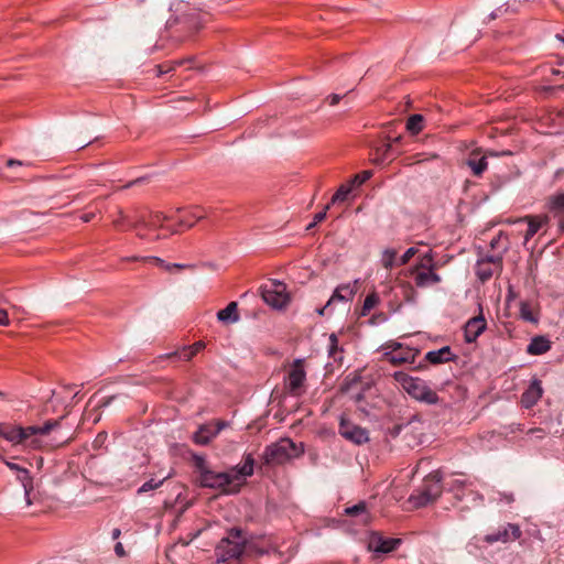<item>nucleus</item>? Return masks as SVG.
I'll return each instance as SVG.
<instances>
[{
    "label": "nucleus",
    "instance_id": "obj_1",
    "mask_svg": "<svg viewBox=\"0 0 564 564\" xmlns=\"http://www.w3.org/2000/svg\"><path fill=\"white\" fill-rule=\"evenodd\" d=\"M242 466H235L225 473H216L206 467L205 459L194 456L195 466L199 471V482L203 487L219 489L226 494H236L245 484L247 477L253 474L254 459L252 454H246Z\"/></svg>",
    "mask_w": 564,
    "mask_h": 564
},
{
    "label": "nucleus",
    "instance_id": "obj_2",
    "mask_svg": "<svg viewBox=\"0 0 564 564\" xmlns=\"http://www.w3.org/2000/svg\"><path fill=\"white\" fill-rule=\"evenodd\" d=\"M59 420H48L43 426L28 427L0 423V436L13 445L22 444L32 448H43L48 444L43 442L42 436L48 435L59 426Z\"/></svg>",
    "mask_w": 564,
    "mask_h": 564
},
{
    "label": "nucleus",
    "instance_id": "obj_3",
    "mask_svg": "<svg viewBox=\"0 0 564 564\" xmlns=\"http://www.w3.org/2000/svg\"><path fill=\"white\" fill-rule=\"evenodd\" d=\"M302 453L301 444L297 445L291 438H281L265 447L262 459L267 465H281L301 456Z\"/></svg>",
    "mask_w": 564,
    "mask_h": 564
},
{
    "label": "nucleus",
    "instance_id": "obj_4",
    "mask_svg": "<svg viewBox=\"0 0 564 564\" xmlns=\"http://www.w3.org/2000/svg\"><path fill=\"white\" fill-rule=\"evenodd\" d=\"M246 539L240 529H231L227 536L223 538L216 547V554L220 561L239 558L245 550Z\"/></svg>",
    "mask_w": 564,
    "mask_h": 564
},
{
    "label": "nucleus",
    "instance_id": "obj_5",
    "mask_svg": "<svg viewBox=\"0 0 564 564\" xmlns=\"http://www.w3.org/2000/svg\"><path fill=\"white\" fill-rule=\"evenodd\" d=\"M441 480L442 476L440 471L431 473L429 476L424 478L421 495L417 497L416 506H425L429 502L436 500L441 496Z\"/></svg>",
    "mask_w": 564,
    "mask_h": 564
},
{
    "label": "nucleus",
    "instance_id": "obj_6",
    "mask_svg": "<svg viewBox=\"0 0 564 564\" xmlns=\"http://www.w3.org/2000/svg\"><path fill=\"white\" fill-rule=\"evenodd\" d=\"M263 301L275 308L284 307L289 302V296L285 293V286L281 282H271L260 288Z\"/></svg>",
    "mask_w": 564,
    "mask_h": 564
},
{
    "label": "nucleus",
    "instance_id": "obj_7",
    "mask_svg": "<svg viewBox=\"0 0 564 564\" xmlns=\"http://www.w3.org/2000/svg\"><path fill=\"white\" fill-rule=\"evenodd\" d=\"M206 14L196 12L195 10H183L182 17L178 19V23H182L183 31L187 32L182 36V41H188L192 39L194 32H197L203 24L206 22Z\"/></svg>",
    "mask_w": 564,
    "mask_h": 564
},
{
    "label": "nucleus",
    "instance_id": "obj_8",
    "mask_svg": "<svg viewBox=\"0 0 564 564\" xmlns=\"http://www.w3.org/2000/svg\"><path fill=\"white\" fill-rule=\"evenodd\" d=\"M388 347L391 348V351L386 352L384 358L393 366L413 364L419 355V350L409 347L403 348L399 343H391Z\"/></svg>",
    "mask_w": 564,
    "mask_h": 564
},
{
    "label": "nucleus",
    "instance_id": "obj_9",
    "mask_svg": "<svg viewBox=\"0 0 564 564\" xmlns=\"http://www.w3.org/2000/svg\"><path fill=\"white\" fill-rule=\"evenodd\" d=\"M338 433L356 445H362L369 441V434L366 429L345 419L340 420Z\"/></svg>",
    "mask_w": 564,
    "mask_h": 564
},
{
    "label": "nucleus",
    "instance_id": "obj_10",
    "mask_svg": "<svg viewBox=\"0 0 564 564\" xmlns=\"http://www.w3.org/2000/svg\"><path fill=\"white\" fill-rule=\"evenodd\" d=\"M400 543V539H389L379 532H371L367 541V549L373 553L387 554L394 551Z\"/></svg>",
    "mask_w": 564,
    "mask_h": 564
},
{
    "label": "nucleus",
    "instance_id": "obj_11",
    "mask_svg": "<svg viewBox=\"0 0 564 564\" xmlns=\"http://www.w3.org/2000/svg\"><path fill=\"white\" fill-rule=\"evenodd\" d=\"M228 423L223 420L215 422H208L198 427L194 433L193 440L198 445H207L213 438H215L221 430L227 427Z\"/></svg>",
    "mask_w": 564,
    "mask_h": 564
},
{
    "label": "nucleus",
    "instance_id": "obj_12",
    "mask_svg": "<svg viewBox=\"0 0 564 564\" xmlns=\"http://www.w3.org/2000/svg\"><path fill=\"white\" fill-rule=\"evenodd\" d=\"M521 536V530L518 525L508 523L499 527L496 531L485 535L484 541L488 544L497 542L508 543L518 540Z\"/></svg>",
    "mask_w": 564,
    "mask_h": 564
},
{
    "label": "nucleus",
    "instance_id": "obj_13",
    "mask_svg": "<svg viewBox=\"0 0 564 564\" xmlns=\"http://www.w3.org/2000/svg\"><path fill=\"white\" fill-rule=\"evenodd\" d=\"M406 392L414 399L423 401L427 404H435L438 401L436 392L426 386V383L419 378H414L408 388Z\"/></svg>",
    "mask_w": 564,
    "mask_h": 564
},
{
    "label": "nucleus",
    "instance_id": "obj_14",
    "mask_svg": "<svg viewBox=\"0 0 564 564\" xmlns=\"http://www.w3.org/2000/svg\"><path fill=\"white\" fill-rule=\"evenodd\" d=\"M306 373L300 360H296L288 373L286 390L292 395H299L305 381Z\"/></svg>",
    "mask_w": 564,
    "mask_h": 564
},
{
    "label": "nucleus",
    "instance_id": "obj_15",
    "mask_svg": "<svg viewBox=\"0 0 564 564\" xmlns=\"http://www.w3.org/2000/svg\"><path fill=\"white\" fill-rule=\"evenodd\" d=\"M401 141V137H397L392 140L391 143H382L377 147L372 153V161L376 164H386L393 161L398 155L401 154L400 151L393 148L394 143H399Z\"/></svg>",
    "mask_w": 564,
    "mask_h": 564
},
{
    "label": "nucleus",
    "instance_id": "obj_16",
    "mask_svg": "<svg viewBox=\"0 0 564 564\" xmlns=\"http://www.w3.org/2000/svg\"><path fill=\"white\" fill-rule=\"evenodd\" d=\"M549 216L557 219L558 232H564V193L547 198Z\"/></svg>",
    "mask_w": 564,
    "mask_h": 564
},
{
    "label": "nucleus",
    "instance_id": "obj_17",
    "mask_svg": "<svg viewBox=\"0 0 564 564\" xmlns=\"http://www.w3.org/2000/svg\"><path fill=\"white\" fill-rule=\"evenodd\" d=\"M497 156L495 152H488L481 155L479 150L473 151L466 160L467 166L473 171V174L477 177L481 176L488 167L487 156Z\"/></svg>",
    "mask_w": 564,
    "mask_h": 564
},
{
    "label": "nucleus",
    "instance_id": "obj_18",
    "mask_svg": "<svg viewBox=\"0 0 564 564\" xmlns=\"http://www.w3.org/2000/svg\"><path fill=\"white\" fill-rule=\"evenodd\" d=\"M486 325L487 323L482 315L470 318L464 328L465 340L467 343L476 341L480 334L486 329Z\"/></svg>",
    "mask_w": 564,
    "mask_h": 564
},
{
    "label": "nucleus",
    "instance_id": "obj_19",
    "mask_svg": "<svg viewBox=\"0 0 564 564\" xmlns=\"http://www.w3.org/2000/svg\"><path fill=\"white\" fill-rule=\"evenodd\" d=\"M358 281H355L354 284H340L338 285L330 299L328 300V303L333 306L337 302L348 303L354 300V296L356 294V285Z\"/></svg>",
    "mask_w": 564,
    "mask_h": 564
},
{
    "label": "nucleus",
    "instance_id": "obj_20",
    "mask_svg": "<svg viewBox=\"0 0 564 564\" xmlns=\"http://www.w3.org/2000/svg\"><path fill=\"white\" fill-rule=\"evenodd\" d=\"M542 387L540 381L534 380L522 393L521 403L525 409L532 408L542 397Z\"/></svg>",
    "mask_w": 564,
    "mask_h": 564
},
{
    "label": "nucleus",
    "instance_id": "obj_21",
    "mask_svg": "<svg viewBox=\"0 0 564 564\" xmlns=\"http://www.w3.org/2000/svg\"><path fill=\"white\" fill-rule=\"evenodd\" d=\"M414 283L417 288H427L441 282V276L435 273V270L411 271Z\"/></svg>",
    "mask_w": 564,
    "mask_h": 564
},
{
    "label": "nucleus",
    "instance_id": "obj_22",
    "mask_svg": "<svg viewBox=\"0 0 564 564\" xmlns=\"http://www.w3.org/2000/svg\"><path fill=\"white\" fill-rule=\"evenodd\" d=\"M528 221V230L525 232L524 239L525 242L531 239L540 228H542L544 225L549 224L550 216L543 215V216H525L522 219H519V221Z\"/></svg>",
    "mask_w": 564,
    "mask_h": 564
},
{
    "label": "nucleus",
    "instance_id": "obj_23",
    "mask_svg": "<svg viewBox=\"0 0 564 564\" xmlns=\"http://www.w3.org/2000/svg\"><path fill=\"white\" fill-rule=\"evenodd\" d=\"M6 464L11 470L23 474V477H19V480L22 482V486L24 489L26 505L30 506L32 503L31 499H30V492L33 489V485H32V478L30 477L29 470L25 469L24 467L19 466L18 464H14V463L6 462Z\"/></svg>",
    "mask_w": 564,
    "mask_h": 564
},
{
    "label": "nucleus",
    "instance_id": "obj_24",
    "mask_svg": "<svg viewBox=\"0 0 564 564\" xmlns=\"http://www.w3.org/2000/svg\"><path fill=\"white\" fill-rule=\"evenodd\" d=\"M453 354L448 346L442 347L438 350L429 351L425 355V360L433 365L443 364L453 359Z\"/></svg>",
    "mask_w": 564,
    "mask_h": 564
},
{
    "label": "nucleus",
    "instance_id": "obj_25",
    "mask_svg": "<svg viewBox=\"0 0 564 564\" xmlns=\"http://www.w3.org/2000/svg\"><path fill=\"white\" fill-rule=\"evenodd\" d=\"M217 318L226 324H232L239 321L238 305L236 302H230L225 308L217 313Z\"/></svg>",
    "mask_w": 564,
    "mask_h": 564
},
{
    "label": "nucleus",
    "instance_id": "obj_26",
    "mask_svg": "<svg viewBox=\"0 0 564 564\" xmlns=\"http://www.w3.org/2000/svg\"><path fill=\"white\" fill-rule=\"evenodd\" d=\"M551 348L550 341L542 336L534 337L529 344L527 351L530 355H542Z\"/></svg>",
    "mask_w": 564,
    "mask_h": 564
},
{
    "label": "nucleus",
    "instance_id": "obj_27",
    "mask_svg": "<svg viewBox=\"0 0 564 564\" xmlns=\"http://www.w3.org/2000/svg\"><path fill=\"white\" fill-rule=\"evenodd\" d=\"M397 256H398V251L395 249H392V248L384 249L382 251V257H381L382 267L387 270H391L392 268L400 265L399 259L397 258Z\"/></svg>",
    "mask_w": 564,
    "mask_h": 564
},
{
    "label": "nucleus",
    "instance_id": "obj_28",
    "mask_svg": "<svg viewBox=\"0 0 564 564\" xmlns=\"http://www.w3.org/2000/svg\"><path fill=\"white\" fill-rule=\"evenodd\" d=\"M345 512H346V514H348L350 517L362 516V519H361L362 523H368V521H369V514L367 512V505L364 501H360L352 507L346 508Z\"/></svg>",
    "mask_w": 564,
    "mask_h": 564
},
{
    "label": "nucleus",
    "instance_id": "obj_29",
    "mask_svg": "<svg viewBox=\"0 0 564 564\" xmlns=\"http://www.w3.org/2000/svg\"><path fill=\"white\" fill-rule=\"evenodd\" d=\"M328 356L338 362L343 360V349L338 346V337L334 333L329 335Z\"/></svg>",
    "mask_w": 564,
    "mask_h": 564
},
{
    "label": "nucleus",
    "instance_id": "obj_30",
    "mask_svg": "<svg viewBox=\"0 0 564 564\" xmlns=\"http://www.w3.org/2000/svg\"><path fill=\"white\" fill-rule=\"evenodd\" d=\"M163 218L161 215L156 214L152 217L151 221H147L145 219L141 218L138 220V223L134 226V229L137 231V235L141 238H145V234L143 232V229H145L148 226L155 227L158 225H161V220Z\"/></svg>",
    "mask_w": 564,
    "mask_h": 564
},
{
    "label": "nucleus",
    "instance_id": "obj_31",
    "mask_svg": "<svg viewBox=\"0 0 564 564\" xmlns=\"http://www.w3.org/2000/svg\"><path fill=\"white\" fill-rule=\"evenodd\" d=\"M435 269L436 263L434 262L432 254L429 252L420 257L419 263L411 269V271H426Z\"/></svg>",
    "mask_w": 564,
    "mask_h": 564
},
{
    "label": "nucleus",
    "instance_id": "obj_32",
    "mask_svg": "<svg viewBox=\"0 0 564 564\" xmlns=\"http://www.w3.org/2000/svg\"><path fill=\"white\" fill-rule=\"evenodd\" d=\"M423 120L424 118L422 115L415 113L410 116L406 122V129L411 133L417 134L423 130Z\"/></svg>",
    "mask_w": 564,
    "mask_h": 564
},
{
    "label": "nucleus",
    "instance_id": "obj_33",
    "mask_svg": "<svg viewBox=\"0 0 564 564\" xmlns=\"http://www.w3.org/2000/svg\"><path fill=\"white\" fill-rule=\"evenodd\" d=\"M492 265H489L488 261H479L476 267V274L481 282L488 281L492 274Z\"/></svg>",
    "mask_w": 564,
    "mask_h": 564
},
{
    "label": "nucleus",
    "instance_id": "obj_34",
    "mask_svg": "<svg viewBox=\"0 0 564 564\" xmlns=\"http://www.w3.org/2000/svg\"><path fill=\"white\" fill-rule=\"evenodd\" d=\"M352 187L354 185H351V183L340 185L337 192L332 197L330 204L345 202L348 198V195L350 194Z\"/></svg>",
    "mask_w": 564,
    "mask_h": 564
},
{
    "label": "nucleus",
    "instance_id": "obj_35",
    "mask_svg": "<svg viewBox=\"0 0 564 564\" xmlns=\"http://www.w3.org/2000/svg\"><path fill=\"white\" fill-rule=\"evenodd\" d=\"M520 316L527 322L535 323L538 321L533 314L532 305L529 302L520 303Z\"/></svg>",
    "mask_w": 564,
    "mask_h": 564
},
{
    "label": "nucleus",
    "instance_id": "obj_36",
    "mask_svg": "<svg viewBox=\"0 0 564 564\" xmlns=\"http://www.w3.org/2000/svg\"><path fill=\"white\" fill-rule=\"evenodd\" d=\"M205 347L203 341H197L192 346H187L183 348L182 357L185 360H191L198 351H200Z\"/></svg>",
    "mask_w": 564,
    "mask_h": 564
},
{
    "label": "nucleus",
    "instance_id": "obj_37",
    "mask_svg": "<svg viewBox=\"0 0 564 564\" xmlns=\"http://www.w3.org/2000/svg\"><path fill=\"white\" fill-rule=\"evenodd\" d=\"M200 218H203L202 214H195L193 219H189V217H187V213H184L178 216V228L183 227L185 229H189L194 226L195 221Z\"/></svg>",
    "mask_w": 564,
    "mask_h": 564
},
{
    "label": "nucleus",
    "instance_id": "obj_38",
    "mask_svg": "<svg viewBox=\"0 0 564 564\" xmlns=\"http://www.w3.org/2000/svg\"><path fill=\"white\" fill-rule=\"evenodd\" d=\"M394 380L406 391L410 387L411 382L413 381V377L409 376L408 373L403 371H395L393 373Z\"/></svg>",
    "mask_w": 564,
    "mask_h": 564
},
{
    "label": "nucleus",
    "instance_id": "obj_39",
    "mask_svg": "<svg viewBox=\"0 0 564 564\" xmlns=\"http://www.w3.org/2000/svg\"><path fill=\"white\" fill-rule=\"evenodd\" d=\"M490 246L492 249H499L501 248L502 251H507L508 249V241H507V237H505L502 235V232L499 234L498 237H495L491 242H490Z\"/></svg>",
    "mask_w": 564,
    "mask_h": 564
},
{
    "label": "nucleus",
    "instance_id": "obj_40",
    "mask_svg": "<svg viewBox=\"0 0 564 564\" xmlns=\"http://www.w3.org/2000/svg\"><path fill=\"white\" fill-rule=\"evenodd\" d=\"M372 173L371 171H364L359 174H356L352 180L350 181L351 185L359 186L364 184L366 181H368L371 177Z\"/></svg>",
    "mask_w": 564,
    "mask_h": 564
},
{
    "label": "nucleus",
    "instance_id": "obj_41",
    "mask_svg": "<svg viewBox=\"0 0 564 564\" xmlns=\"http://www.w3.org/2000/svg\"><path fill=\"white\" fill-rule=\"evenodd\" d=\"M329 207H330V204L326 205L322 212L315 214L313 221L306 227V230H311L318 223L323 221L326 218V213L329 209Z\"/></svg>",
    "mask_w": 564,
    "mask_h": 564
},
{
    "label": "nucleus",
    "instance_id": "obj_42",
    "mask_svg": "<svg viewBox=\"0 0 564 564\" xmlns=\"http://www.w3.org/2000/svg\"><path fill=\"white\" fill-rule=\"evenodd\" d=\"M417 253V249L414 247L409 248L400 258L399 264H406L415 254Z\"/></svg>",
    "mask_w": 564,
    "mask_h": 564
},
{
    "label": "nucleus",
    "instance_id": "obj_43",
    "mask_svg": "<svg viewBox=\"0 0 564 564\" xmlns=\"http://www.w3.org/2000/svg\"><path fill=\"white\" fill-rule=\"evenodd\" d=\"M107 437H108V435H107L106 432L98 433L97 436L95 437L94 442H93V447L95 449L102 447L104 444L107 441Z\"/></svg>",
    "mask_w": 564,
    "mask_h": 564
},
{
    "label": "nucleus",
    "instance_id": "obj_44",
    "mask_svg": "<svg viewBox=\"0 0 564 564\" xmlns=\"http://www.w3.org/2000/svg\"><path fill=\"white\" fill-rule=\"evenodd\" d=\"M378 303V299L376 295H368L366 299H365V302H364V312L366 311H370L371 308L375 307V305Z\"/></svg>",
    "mask_w": 564,
    "mask_h": 564
},
{
    "label": "nucleus",
    "instance_id": "obj_45",
    "mask_svg": "<svg viewBox=\"0 0 564 564\" xmlns=\"http://www.w3.org/2000/svg\"><path fill=\"white\" fill-rule=\"evenodd\" d=\"M161 484H162V481L154 482V480L151 479L150 481H147L142 485V487L139 489V492L152 490V489L159 487V485H161Z\"/></svg>",
    "mask_w": 564,
    "mask_h": 564
},
{
    "label": "nucleus",
    "instance_id": "obj_46",
    "mask_svg": "<svg viewBox=\"0 0 564 564\" xmlns=\"http://www.w3.org/2000/svg\"><path fill=\"white\" fill-rule=\"evenodd\" d=\"M501 260L502 259L499 256H490V257H486L481 261H488L489 265L500 267Z\"/></svg>",
    "mask_w": 564,
    "mask_h": 564
},
{
    "label": "nucleus",
    "instance_id": "obj_47",
    "mask_svg": "<svg viewBox=\"0 0 564 564\" xmlns=\"http://www.w3.org/2000/svg\"><path fill=\"white\" fill-rule=\"evenodd\" d=\"M150 261L155 263V265H158V267H164L166 270H171L173 268H176V264H166L165 265V261L163 259H160V258H151Z\"/></svg>",
    "mask_w": 564,
    "mask_h": 564
},
{
    "label": "nucleus",
    "instance_id": "obj_48",
    "mask_svg": "<svg viewBox=\"0 0 564 564\" xmlns=\"http://www.w3.org/2000/svg\"><path fill=\"white\" fill-rule=\"evenodd\" d=\"M10 324V319L6 310L0 308V325L8 326Z\"/></svg>",
    "mask_w": 564,
    "mask_h": 564
},
{
    "label": "nucleus",
    "instance_id": "obj_49",
    "mask_svg": "<svg viewBox=\"0 0 564 564\" xmlns=\"http://www.w3.org/2000/svg\"><path fill=\"white\" fill-rule=\"evenodd\" d=\"M174 553H175L174 544L169 545L165 551V556H166L167 561L171 562L172 564H174Z\"/></svg>",
    "mask_w": 564,
    "mask_h": 564
},
{
    "label": "nucleus",
    "instance_id": "obj_50",
    "mask_svg": "<svg viewBox=\"0 0 564 564\" xmlns=\"http://www.w3.org/2000/svg\"><path fill=\"white\" fill-rule=\"evenodd\" d=\"M117 399L116 395H111V397H106V398H102L99 402V406L100 408H106L108 405L111 404L112 401H115Z\"/></svg>",
    "mask_w": 564,
    "mask_h": 564
},
{
    "label": "nucleus",
    "instance_id": "obj_51",
    "mask_svg": "<svg viewBox=\"0 0 564 564\" xmlns=\"http://www.w3.org/2000/svg\"><path fill=\"white\" fill-rule=\"evenodd\" d=\"M318 315H329L332 313V305L330 303H326L323 307L317 310Z\"/></svg>",
    "mask_w": 564,
    "mask_h": 564
},
{
    "label": "nucleus",
    "instance_id": "obj_52",
    "mask_svg": "<svg viewBox=\"0 0 564 564\" xmlns=\"http://www.w3.org/2000/svg\"><path fill=\"white\" fill-rule=\"evenodd\" d=\"M451 489L462 488L465 486V480L462 479H454L451 484H448Z\"/></svg>",
    "mask_w": 564,
    "mask_h": 564
},
{
    "label": "nucleus",
    "instance_id": "obj_53",
    "mask_svg": "<svg viewBox=\"0 0 564 564\" xmlns=\"http://www.w3.org/2000/svg\"><path fill=\"white\" fill-rule=\"evenodd\" d=\"M192 62H193V58H189L187 61H178L177 62L178 68L182 67V66H185L186 64H189L188 66L185 67V69L186 70L194 69L195 67L192 66Z\"/></svg>",
    "mask_w": 564,
    "mask_h": 564
},
{
    "label": "nucleus",
    "instance_id": "obj_54",
    "mask_svg": "<svg viewBox=\"0 0 564 564\" xmlns=\"http://www.w3.org/2000/svg\"><path fill=\"white\" fill-rule=\"evenodd\" d=\"M529 434H536V436L540 438L544 437V435H545V433L542 429H531L529 431Z\"/></svg>",
    "mask_w": 564,
    "mask_h": 564
},
{
    "label": "nucleus",
    "instance_id": "obj_55",
    "mask_svg": "<svg viewBox=\"0 0 564 564\" xmlns=\"http://www.w3.org/2000/svg\"><path fill=\"white\" fill-rule=\"evenodd\" d=\"M115 552H116V554H117V555H119V556L124 555V550H123V546H122V544H121V543H117V544L115 545Z\"/></svg>",
    "mask_w": 564,
    "mask_h": 564
},
{
    "label": "nucleus",
    "instance_id": "obj_56",
    "mask_svg": "<svg viewBox=\"0 0 564 564\" xmlns=\"http://www.w3.org/2000/svg\"><path fill=\"white\" fill-rule=\"evenodd\" d=\"M7 165L9 167L20 166V165H22V162L18 161V160L10 159V160L7 161Z\"/></svg>",
    "mask_w": 564,
    "mask_h": 564
},
{
    "label": "nucleus",
    "instance_id": "obj_57",
    "mask_svg": "<svg viewBox=\"0 0 564 564\" xmlns=\"http://www.w3.org/2000/svg\"><path fill=\"white\" fill-rule=\"evenodd\" d=\"M329 98H330V105L335 106L336 104L339 102L341 96L334 94Z\"/></svg>",
    "mask_w": 564,
    "mask_h": 564
},
{
    "label": "nucleus",
    "instance_id": "obj_58",
    "mask_svg": "<svg viewBox=\"0 0 564 564\" xmlns=\"http://www.w3.org/2000/svg\"><path fill=\"white\" fill-rule=\"evenodd\" d=\"M144 181H145V178H144V177H140V178H137V180H134V181H132V182L128 183L124 187H131V186H133V185L141 184V183H143Z\"/></svg>",
    "mask_w": 564,
    "mask_h": 564
},
{
    "label": "nucleus",
    "instance_id": "obj_59",
    "mask_svg": "<svg viewBox=\"0 0 564 564\" xmlns=\"http://www.w3.org/2000/svg\"><path fill=\"white\" fill-rule=\"evenodd\" d=\"M501 12H502V8H498L496 11L491 12V14L489 15V20H495L496 18H498L500 15Z\"/></svg>",
    "mask_w": 564,
    "mask_h": 564
},
{
    "label": "nucleus",
    "instance_id": "obj_60",
    "mask_svg": "<svg viewBox=\"0 0 564 564\" xmlns=\"http://www.w3.org/2000/svg\"><path fill=\"white\" fill-rule=\"evenodd\" d=\"M93 218H94V214H91V213H87V214H84V215L82 216V219H83V221H84V223H88V221H90Z\"/></svg>",
    "mask_w": 564,
    "mask_h": 564
},
{
    "label": "nucleus",
    "instance_id": "obj_61",
    "mask_svg": "<svg viewBox=\"0 0 564 564\" xmlns=\"http://www.w3.org/2000/svg\"><path fill=\"white\" fill-rule=\"evenodd\" d=\"M400 431H401V426H400V425H397V426H394V427L392 429V431H391V435H392V436H397V435H399Z\"/></svg>",
    "mask_w": 564,
    "mask_h": 564
},
{
    "label": "nucleus",
    "instance_id": "obj_62",
    "mask_svg": "<svg viewBox=\"0 0 564 564\" xmlns=\"http://www.w3.org/2000/svg\"><path fill=\"white\" fill-rule=\"evenodd\" d=\"M119 535H120V530H119V529H115V530L112 531V538H113V539H117Z\"/></svg>",
    "mask_w": 564,
    "mask_h": 564
},
{
    "label": "nucleus",
    "instance_id": "obj_63",
    "mask_svg": "<svg viewBox=\"0 0 564 564\" xmlns=\"http://www.w3.org/2000/svg\"><path fill=\"white\" fill-rule=\"evenodd\" d=\"M556 39L564 42V31L562 33H557Z\"/></svg>",
    "mask_w": 564,
    "mask_h": 564
},
{
    "label": "nucleus",
    "instance_id": "obj_64",
    "mask_svg": "<svg viewBox=\"0 0 564 564\" xmlns=\"http://www.w3.org/2000/svg\"><path fill=\"white\" fill-rule=\"evenodd\" d=\"M70 441V437H67L63 441H61L57 445H64V444H67L68 442Z\"/></svg>",
    "mask_w": 564,
    "mask_h": 564
}]
</instances>
